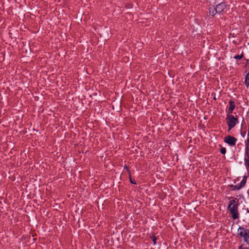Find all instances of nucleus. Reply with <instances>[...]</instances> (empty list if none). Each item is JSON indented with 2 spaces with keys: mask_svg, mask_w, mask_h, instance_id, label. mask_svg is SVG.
Returning a JSON list of instances; mask_svg holds the SVG:
<instances>
[{
  "mask_svg": "<svg viewBox=\"0 0 249 249\" xmlns=\"http://www.w3.org/2000/svg\"><path fill=\"white\" fill-rule=\"evenodd\" d=\"M245 185V183H244L243 181H241L240 184H236L234 186V189L235 190H239L241 188L243 187Z\"/></svg>",
  "mask_w": 249,
  "mask_h": 249,
  "instance_id": "8",
  "label": "nucleus"
},
{
  "mask_svg": "<svg viewBox=\"0 0 249 249\" xmlns=\"http://www.w3.org/2000/svg\"><path fill=\"white\" fill-rule=\"evenodd\" d=\"M237 139L231 136H228L224 138V142L231 146H234L236 144Z\"/></svg>",
  "mask_w": 249,
  "mask_h": 249,
  "instance_id": "4",
  "label": "nucleus"
},
{
  "mask_svg": "<svg viewBox=\"0 0 249 249\" xmlns=\"http://www.w3.org/2000/svg\"><path fill=\"white\" fill-rule=\"evenodd\" d=\"M209 14L212 16H214L217 13V10H216V7L213 6L210 7L209 9Z\"/></svg>",
  "mask_w": 249,
  "mask_h": 249,
  "instance_id": "7",
  "label": "nucleus"
},
{
  "mask_svg": "<svg viewBox=\"0 0 249 249\" xmlns=\"http://www.w3.org/2000/svg\"><path fill=\"white\" fill-rule=\"evenodd\" d=\"M247 178L244 177V178H243L242 180V181H243L244 183H245V184H246V181H247Z\"/></svg>",
  "mask_w": 249,
  "mask_h": 249,
  "instance_id": "15",
  "label": "nucleus"
},
{
  "mask_svg": "<svg viewBox=\"0 0 249 249\" xmlns=\"http://www.w3.org/2000/svg\"><path fill=\"white\" fill-rule=\"evenodd\" d=\"M246 154L247 157L249 158V137H248L247 142H246Z\"/></svg>",
  "mask_w": 249,
  "mask_h": 249,
  "instance_id": "9",
  "label": "nucleus"
},
{
  "mask_svg": "<svg viewBox=\"0 0 249 249\" xmlns=\"http://www.w3.org/2000/svg\"><path fill=\"white\" fill-rule=\"evenodd\" d=\"M227 5L225 2H221L217 4L216 6V10H217V14H220L223 12L226 8Z\"/></svg>",
  "mask_w": 249,
  "mask_h": 249,
  "instance_id": "5",
  "label": "nucleus"
},
{
  "mask_svg": "<svg viewBox=\"0 0 249 249\" xmlns=\"http://www.w3.org/2000/svg\"><path fill=\"white\" fill-rule=\"evenodd\" d=\"M243 57V54H241V55H236L235 56H234L233 57L234 58L236 59H241L242 57Z\"/></svg>",
  "mask_w": 249,
  "mask_h": 249,
  "instance_id": "11",
  "label": "nucleus"
},
{
  "mask_svg": "<svg viewBox=\"0 0 249 249\" xmlns=\"http://www.w3.org/2000/svg\"><path fill=\"white\" fill-rule=\"evenodd\" d=\"M153 241L154 242V244H156V237H153Z\"/></svg>",
  "mask_w": 249,
  "mask_h": 249,
  "instance_id": "16",
  "label": "nucleus"
},
{
  "mask_svg": "<svg viewBox=\"0 0 249 249\" xmlns=\"http://www.w3.org/2000/svg\"><path fill=\"white\" fill-rule=\"evenodd\" d=\"M239 249H249L247 247H243L242 245L238 247Z\"/></svg>",
  "mask_w": 249,
  "mask_h": 249,
  "instance_id": "14",
  "label": "nucleus"
},
{
  "mask_svg": "<svg viewBox=\"0 0 249 249\" xmlns=\"http://www.w3.org/2000/svg\"><path fill=\"white\" fill-rule=\"evenodd\" d=\"M228 209L230 211L233 219H236L239 218L238 204L234 199H232L230 201Z\"/></svg>",
  "mask_w": 249,
  "mask_h": 249,
  "instance_id": "1",
  "label": "nucleus"
},
{
  "mask_svg": "<svg viewBox=\"0 0 249 249\" xmlns=\"http://www.w3.org/2000/svg\"><path fill=\"white\" fill-rule=\"evenodd\" d=\"M245 162L247 166L249 167V158H245Z\"/></svg>",
  "mask_w": 249,
  "mask_h": 249,
  "instance_id": "13",
  "label": "nucleus"
},
{
  "mask_svg": "<svg viewBox=\"0 0 249 249\" xmlns=\"http://www.w3.org/2000/svg\"><path fill=\"white\" fill-rule=\"evenodd\" d=\"M248 137H249V131H248Z\"/></svg>",
  "mask_w": 249,
  "mask_h": 249,
  "instance_id": "17",
  "label": "nucleus"
},
{
  "mask_svg": "<svg viewBox=\"0 0 249 249\" xmlns=\"http://www.w3.org/2000/svg\"><path fill=\"white\" fill-rule=\"evenodd\" d=\"M220 152L222 154H225L226 153V148L225 147H222L220 149Z\"/></svg>",
  "mask_w": 249,
  "mask_h": 249,
  "instance_id": "12",
  "label": "nucleus"
},
{
  "mask_svg": "<svg viewBox=\"0 0 249 249\" xmlns=\"http://www.w3.org/2000/svg\"><path fill=\"white\" fill-rule=\"evenodd\" d=\"M131 183H135L134 182H133V181H131Z\"/></svg>",
  "mask_w": 249,
  "mask_h": 249,
  "instance_id": "18",
  "label": "nucleus"
},
{
  "mask_svg": "<svg viewBox=\"0 0 249 249\" xmlns=\"http://www.w3.org/2000/svg\"><path fill=\"white\" fill-rule=\"evenodd\" d=\"M237 234L240 238H244V242L248 244H249V230L245 229L244 227H239L237 230Z\"/></svg>",
  "mask_w": 249,
  "mask_h": 249,
  "instance_id": "2",
  "label": "nucleus"
},
{
  "mask_svg": "<svg viewBox=\"0 0 249 249\" xmlns=\"http://www.w3.org/2000/svg\"><path fill=\"white\" fill-rule=\"evenodd\" d=\"M245 83L246 86H247V88H249V72L246 75L245 80Z\"/></svg>",
  "mask_w": 249,
  "mask_h": 249,
  "instance_id": "10",
  "label": "nucleus"
},
{
  "mask_svg": "<svg viewBox=\"0 0 249 249\" xmlns=\"http://www.w3.org/2000/svg\"><path fill=\"white\" fill-rule=\"evenodd\" d=\"M229 131L233 128L237 123V119L232 115L228 114L227 117Z\"/></svg>",
  "mask_w": 249,
  "mask_h": 249,
  "instance_id": "3",
  "label": "nucleus"
},
{
  "mask_svg": "<svg viewBox=\"0 0 249 249\" xmlns=\"http://www.w3.org/2000/svg\"><path fill=\"white\" fill-rule=\"evenodd\" d=\"M229 104H230V105H229V107L228 108L229 114L231 113L235 107V104H234V102H233L232 101H230L229 102Z\"/></svg>",
  "mask_w": 249,
  "mask_h": 249,
  "instance_id": "6",
  "label": "nucleus"
}]
</instances>
